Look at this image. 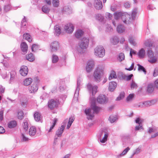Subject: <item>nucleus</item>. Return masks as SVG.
<instances>
[{"instance_id":"1","label":"nucleus","mask_w":158,"mask_h":158,"mask_svg":"<svg viewBox=\"0 0 158 158\" xmlns=\"http://www.w3.org/2000/svg\"><path fill=\"white\" fill-rule=\"evenodd\" d=\"M101 108L96 106L95 102H92L91 104V108H86L85 112L87 116L88 119L92 120L94 116V114L99 113Z\"/></svg>"},{"instance_id":"2","label":"nucleus","mask_w":158,"mask_h":158,"mask_svg":"<svg viewBox=\"0 0 158 158\" xmlns=\"http://www.w3.org/2000/svg\"><path fill=\"white\" fill-rule=\"evenodd\" d=\"M104 75L103 70L98 68L94 73L93 76L94 81L97 82H99L101 81V78Z\"/></svg>"},{"instance_id":"3","label":"nucleus","mask_w":158,"mask_h":158,"mask_svg":"<svg viewBox=\"0 0 158 158\" xmlns=\"http://www.w3.org/2000/svg\"><path fill=\"white\" fill-rule=\"evenodd\" d=\"M105 50L102 46H97L94 49V54L99 57L102 58L105 55Z\"/></svg>"},{"instance_id":"4","label":"nucleus","mask_w":158,"mask_h":158,"mask_svg":"<svg viewBox=\"0 0 158 158\" xmlns=\"http://www.w3.org/2000/svg\"><path fill=\"white\" fill-rule=\"evenodd\" d=\"M59 104V102L57 100H54L51 99L50 100L48 103V106L49 108L51 110L57 108Z\"/></svg>"},{"instance_id":"5","label":"nucleus","mask_w":158,"mask_h":158,"mask_svg":"<svg viewBox=\"0 0 158 158\" xmlns=\"http://www.w3.org/2000/svg\"><path fill=\"white\" fill-rule=\"evenodd\" d=\"M147 53L148 57V61L151 63H155L157 61V59L154 56L153 51L151 50H148V51Z\"/></svg>"},{"instance_id":"6","label":"nucleus","mask_w":158,"mask_h":158,"mask_svg":"<svg viewBox=\"0 0 158 158\" xmlns=\"http://www.w3.org/2000/svg\"><path fill=\"white\" fill-rule=\"evenodd\" d=\"M89 40L86 37L82 38L79 46L82 49H86L88 46Z\"/></svg>"},{"instance_id":"7","label":"nucleus","mask_w":158,"mask_h":158,"mask_svg":"<svg viewBox=\"0 0 158 158\" xmlns=\"http://www.w3.org/2000/svg\"><path fill=\"white\" fill-rule=\"evenodd\" d=\"M50 45V49L52 52L57 51L59 47V44L57 41H53L52 42Z\"/></svg>"},{"instance_id":"8","label":"nucleus","mask_w":158,"mask_h":158,"mask_svg":"<svg viewBox=\"0 0 158 158\" xmlns=\"http://www.w3.org/2000/svg\"><path fill=\"white\" fill-rule=\"evenodd\" d=\"M87 89L90 92H91L93 96H94L97 92L98 87L95 85L92 86V85L89 83L87 85Z\"/></svg>"},{"instance_id":"9","label":"nucleus","mask_w":158,"mask_h":158,"mask_svg":"<svg viewBox=\"0 0 158 158\" xmlns=\"http://www.w3.org/2000/svg\"><path fill=\"white\" fill-rule=\"evenodd\" d=\"M74 27L73 24L69 23L66 25L64 27V29L67 33H71L74 29Z\"/></svg>"},{"instance_id":"10","label":"nucleus","mask_w":158,"mask_h":158,"mask_svg":"<svg viewBox=\"0 0 158 158\" xmlns=\"http://www.w3.org/2000/svg\"><path fill=\"white\" fill-rule=\"evenodd\" d=\"M94 65V61L90 60L88 61L86 66V71L88 73L90 72L93 69Z\"/></svg>"},{"instance_id":"11","label":"nucleus","mask_w":158,"mask_h":158,"mask_svg":"<svg viewBox=\"0 0 158 158\" xmlns=\"http://www.w3.org/2000/svg\"><path fill=\"white\" fill-rule=\"evenodd\" d=\"M106 96L104 95H100L98 97L97 101L98 102L101 104H104L107 102Z\"/></svg>"},{"instance_id":"12","label":"nucleus","mask_w":158,"mask_h":158,"mask_svg":"<svg viewBox=\"0 0 158 158\" xmlns=\"http://www.w3.org/2000/svg\"><path fill=\"white\" fill-rule=\"evenodd\" d=\"M121 19L124 23L127 24L129 23L130 16L127 14L124 13L121 17Z\"/></svg>"},{"instance_id":"13","label":"nucleus","mask_w":158,"mask_h":158,"mask_svg":"<svg viewBox=\"0 0 158 158\" xmlns=\"http://www.w3.org/2000/svg\"><path fill=\"white\" fill-rule=\"evenodd\" d=\"M38 87L37 84H33L28 87V90L30 93H35L38 89Z\"/></svg>"},{"instance_id":"14","label":"nucleus","mask_w":158,"mask_h":158,"mask_svg":"<svg viewBox=\"0 0 158 158\" xmlns=\"http://www.w3.org/2000/svg\"><path fill=\"white\" fill-rule=\"evenodd\" d=\"M20 74L22 76H26L28 73V69L27 66H23L21 68L19 71Z\"/></svg>"},{"instance_id":"15","label":"nucleus","mask_w":158,"mask_h":158,"mask_svg":"<svg viewBox=\"0 0 158 158\" xmlns=\"http://www.w3.org/2000/svg\"><path fill=\"white\" fill-rule=\"evenodd\" d=\"M94 5L95 8L98 10L101 9L102 7V3L100 0H95Z\"/></svg>"},{"instance_id":"16","label":"nucleus","mask_w":158,"mask_h":158,"mask_svg":"<svg viewBox=\"0 0 158 158\" xmlns=\"http://www.w3.org/2000/svg\"><path fill=\"white\" fill-rule=\"evenodd\" d=\"M20 47L22 51L24 52V54L27 53L28 47L27 44L24 42H22L20 44Z\"/></svg>"},{"instance_id":"17","label":"nucleus","mask_w":158,"mask_h":158,"mask_svg":"<svg viewBox=\"0 0 158 158\" xmlns=\"http://www.w3.org/2000/svg\"><path fill=\"white\" fill-rule=\"evenodd\" d=\"M65 128L64 126L62 125L60 128H59L56 131V135L58 137L61 136Z\"/></svg>"},{"instance_id":"18","label":"nucleus","mask_w":158,"mask_h":158,"mask_svg":"<svg viewBox=\"0 0 158 158\" xmlns=\"http://www.w3.org/2000/svg\"><path fill=\"white\" fill-rule=\"evenodd\" d=\"M117 83L116 82L111 81L110 82L109 87V90L110 91H113L115 89L117 86Z\"/></svg>"},{"instance_id":"19","label":"nucleus","mask_w":158,"mask_h":158,"mask_svg":"<svg viewBox=\"0 0 158 158\" xmlns=\"http://www.w3.org/2000/svg\"><path fill=\"white\" fill-rule=\"evenodd\" d=\"M36 132V128L35 127L32 126L29 129V134L31 136L35 135Z\"/></svg>"},{"instance_id":"20","label":"nucleus","mask_w":158,"mask_h":158,"mask_svg":"<svg viewBox=\"0 0 158 158\" xmlns=\"http://www.w3.org/2000/svg\"><path fill=\"white\" fill-rule=\"evenodd\" d=\"M35 120L37 122L40 121L41 118L40 113L38 112H35L34 114Z\"/></svg>"},{"instance_id":"21","label":"nucleus","mask_w":158,"mask_h":158,"mask_svg":"<svg viewBox=\"0 0 158 158\" xmlns=\"http://www.w3.org/2000/svg\"><path fill=\"white\" fill-rule=\"evenodd\" d=\"M32 81V79L31 78H26L23 81L24 85L28 86L31 84Z\"/></svg>"},{"instance_id":"22","label":"nucleus","mask_w":158,"mask_h":158,"mask_svg":"<svg viewBox=\"0 0 158 158\" xmlns=\"http://www.w3.org/2000/svg\"><path fill=\"white\" fill-rule=\"evenodd\" d=\"M23 38L27 40L29 42H31L32 41L31 38L29 34L26 33L23 35Z\"/></svg>"},{"instance_id":"23","label":"nucleus","mask_w":158,"mask_h":158,"mask_svg":"<svg viewBox=\"0 0 158 158\" xmlns=\"http://www.w3.org/2000/svg\"><path fill=\"white\" fill-rule=\"evenodd\" d=\"M124 13L122 12H116L114 13V18L116 20L119 19L121 17H122Z\"/></svg>"},{"instance_id":"24","label":"nucleus","mask_w":158,"mask_h":158,"mask_svg":"<svg viewBox=\"0 0 158 158\" xmlns=\"http://www.w3.org/2000/svg\"><path fill=\"white\" fill-rule=\"evenodd\" d=\"M26 59L30 62H33L35 60V57L32 53H31L26 56Z\"/></svg>"},{"instance_id":"25","label":"nucleus","mask_w":158,"mask_h":158,"mask_svg":"<svg viewBox=\"0 0 158 158\" xmlns=\"http://www.w3.org/2000/svg\"><path fill=\"white\" fill-rule=\"evenodd\" d=\"M154 87L152 84H150L148 85L147 88V91L149 93H151L154 90Z\"/></svg>"},{"instance_id":"26","label":"nucleus","mask_w":158,"mask_h":158,"mask_svg":"<svg viewBox=\"0 0 158 158\" xmlns=\"http://www.w3.org/2000/svg\"><path fill=\"white\" fill-rule=\"evenodd\" d=\"M124 27L122 25H119L117 27V31L119 33H122L125 31Z\"/></svg>"},{"instance_id":"27","label":"nucleus","mask_w":158,"mask_h":158,"mask_svg":"<svg viewBox=\"0 0 158 158\" xmlns=\"http://www.w3.org/2000/svg\"><path fill=\"white\" fill-rule=\"evenodd\" d=\"M145 54V52L144 49L142 48L139 52L137 53L138 56L140 58H143L144 57Z\"/></svg>"},{"instance_id":"28","label":"nucleus","mask_w":158,"mask_h":158,"mask_svg":"<svg viewBox=\"0 0 158 158\" xmlns=\"http://www.w3.org/2000/svg\"><path fill=\"white\" fill-rule=\"evenodd\" d=\"M17 122L15 121H12L8 123V127L10 128L15 127L17 126Z\"/></svg>"},{"instance_id":"29","label":"nucleus","mask_w":158,"mask_h":158,"mask_svg":"<svg viewBox=\"0 0 158 158\" xmlns=\"http://www.w3.org/2000/svg\"><path fill=\"white\" fill-rule=\"evenodd\" d=\"M28 122L27 120H24L22 124V127L25 131H26L28 128Z\"/></svg>"},{"instance_id":"30","label":"nucleus","mask_w":158,"mask_h":158,"mask_svg":"<svg viewBox=\"0 0 158 158\" xmlns=\"http://www.w3.org/2000/svg\"><path fill=\"white\" fill-rule=\"evenodd\" d=\"M110 42L114 45L117 44L118 42V38L116 36L110 39Z\"/></svg>"},{"instance_id":"31","label":"nucleus","mask_w":158,"mask_h":158,"mask_svg":"<svg viewBox=\"0 0 158 158\" xmlns=\"http://www.w3.org/2000/svg\"><path fill=\"white\" fill-rule=\"evenodd\" d=\"M74 119L73 117H71L69 118L67 127V129H69L72 123L74 121Z\"/></svg>"},{"instance_id":"32","label":"nucleus","mask_w":158,"mask_h":158,"mask_svg":"<svg viewBox=\"0 0 158 158\" xmlns=\"http://www.w3.org/2000/svg\"><path fill=\"white\" fill-rule=\"evenodd\" d=\"M83 32L81 30H77L75 33V36L77 38L81 37L83 35Z\"/></svg>"},{"instance_id":"33","label":"nucleus","mask_w":158,"mask_h":158,"mask_svg":"<svg viewBox=\"0 0 158 158\" xmlns=\"http://www.w3.org/2000/svg\"><path fill=\"white\" fill-rule=\"evenodd\" d=\"M42 10L43 12L45 13L48 14L50 8L48 6L44 5L42 7Z\"/></svg>"},{"instance_id":"34","label":"nucleus","mask_w":158,"mask_h":158,"mask_svg":"<svg viewBox=\"0 0 158 158\" xmlns=\"http://www.w3.org/2000/svg\"><path fill=\"white\" fill-rule=\"evenodd\" d=\"M63 11L70 14L71 12V8L69 6H65L63 8Z\"/></svg>"},{"instance_id":"35","label":"nucleus","mask_w":158,"mask_h":158,"mask_svg":"<svg viewBox=\"0 0 158 158\" xmlns=\"http://www.w3.org/2000/svg\"><path fill=\"white\" fill-rule=\"evenodd\" d=\"M57 121V119L56 118H55L53 120V123H52V124L51 126L50 129L48 130V132H50L52 131V130L53 129V128L56 125Z\"/></svg>"},{"instance_id":"36","label":"nucleus","mask_w":158,"mask_h":158,"mask_svg":"<svg viewBox=\"0 0 158 158\" xmlns=\"http://www.w3.org/2000/svg\"><path fill=\"white\" fill-rule=\"evenodd\" d=\"M95 18L96 19L100 22L102 21L104 19L103 17L100 14L96 15L95 16Z\"/></svg>"},{"instance_id":"37","label":"nucleus","mask_w":158,"mask_h":158,"mask_svg":"<svg viewBox=\"0 0 158 158\" xmlns=\"http://www.w3.org/2000/svg\"><path fill=\"white\" fill-rule=\"evenodd\" d=\"M137 65L138 66V70L139 71H142L145 74H146V73H147L145 69L144 68L143 66L140 65L139 64H138Z\"/></svg>"},{"instance_id":"38","label":"nucleus","mask_w":158,"mask_h":158,"mask_svg":"<svg viewBox=\"0 0 158 158\" xmlns=\"http://www.w3.org/2000/svg\"><path fill=\"white\" fill-rule=\"evenodd\" d=\"M117 118L116 116H110L109 118V120L111 123H114L117 120Z\"/></svg>"},{"instance_id":"39","label":"nucleus","mask_w":158,"mask_h":158,"mask_svg":"<svg viewBox=\"0 0 158 158\" xmlns=\"http://www.w3.org/2000/svg\"><path fill=\"white\" fill-rule=\"evenodd\" d=\"M55 32L56 35H59L60 33L61 29L59 26L57 25L54 27Z\"/></svg>"},{"instance_id":"40","label":"nucleus","mask_w":158,"mask_h":158,"mask_svg":"<svg viewBox=\"0 0 158 158\" xmlns=\"http://www.w3.org/2000/svg\"><path fill=\"white\" fill-rule=\"evenodd\" d=\"M138 87V85L136 83H135L133 81H132L131 84V89H137Z\"/></svg>"},{"instance_id":"41","label":"nucleus","mask_w":158,"mask_h":158,"mask_svg":"<svg viewBox=\"0 0 158 158\" xmlns=\"http://www.w3.org/2000/svg\"><path fill=\"white\" fill-rule=\"evenodd\" d=\"M59 60L58 56L56 55L53 54L52 56V62L53 63H55L57 62Z\"/></svg>"},{"instance_id":"42","label":"nucleus","mask_w":158,"mask_h":158,"mask_svg":"<svg viewBox=\"0 0 158 158\" xmlns=\"http://www.w3.org/2000/svg\"><path fill=\"white\" fill-rule=\"evenodd\" d=\"M125 96L124 92H121L118 97L116 98V101H119L123 98Z\"/></svg>"},{"instance_id":"43","label":"nucleus","mask_w":158,"mask_h":158,"mask_svg":"<svg viewBox=\"0 0 158 158\" xmlns=\"http://www.w3.org/2000/svg\"><path fill=\"white\" fill-rule=\"evenodd\" d=\"M117 77L116 75L115 72L113 71L111 72L110 76L109 77L108 79L110 80L112 78H116Z\"/></svg>"},{"instance_id":"44","label":"nucleus","mask_w":158,"mask_h":158,"mask_svg":"<svg viewBox=\"0 0 158 158\" xmlns=\"http://www.w3.org/2000/svg\"><path fill=\"white\" fill-rule=\"evenodd\" d=\"M23 117V114L22 110L19 111L18 114V118L19 119H22Z\"/></svg>"},{"instance_id":"45","label":"nucleus","mask_w":158,"mask_h":158,"mask_svg":"<svg viewBox=\"0 0 158 158\" xmlns=\"http://www.w3.org/2000/svg\"><path fill=\"white\" fill-rule=\"evenodd\" d=\"M125 56L123 53H119L118 58V60L120 61H122L124 59Z\"/></svg>"},{"instance_id":"46","label":"nucleus","mask_w":158,"mask_h":158,"mask_svg":"<svg viewBox=\"0 0 158 158\" xmlns=\"http://www.w3.org/2000/svg\"><path fill=\"white\" fill-rule=\"evenodd\" d=\"M107 137L108 134L106 133L105 134L103 138L102 139L100 140V142L102 143H105L107 140Z\"/></svg>"},{"instance_id":"47","label":"nucleus","mask_w":158,"mask_h":158,"mask_svg":"<svg viewBox=\"0 0 158 158\" xmlns=\"http://www.w3.org/2000/svg\"><path fill=\"white\" fill-rule=\"evenodd\" d=\"M10 9L11 6L9 4L6 5L4 6V10L6 12H7L10 10Z\"/></svg>"},{"instance_id":"48","label":"nucleus","mask_w":158,"mask_h":158,"mask_svg":"<svg viewBox=\"0 0 158 158\" xmlns=\"http://www.w3.org/2000/svg\"><path fill=\"white\" fill-rule=\"evenodd\" d=\"M134 95L133 94H130L127 97L126 100L127 102H129L132 100L134 97Z\"/></svg>"},{"instance_id":"49","label":"nucleus","mask_w":158,"mask_h":158,"mask_svg":"<svg viewBox=\"0 0 158 158\" xmlns=\"http://www.w3.org/2000/svg\"><path fill=\"white\" fill-rule=\"evenodd\" d=\"M15 73L14 71H12L10 73V81H12L15 78Z\"/></svg>"},{"instance_id":"50","label":"nucleus","mask_w":158,"mask_h":158,"mask_svg":"<svg viewBox=\"0 0 158 158\" xmlns=\"http://www.w3.org/2000/svg\"><path fill=\"white\" fill-rule=\"evenodd\" d=\"M129 41L130 43L132 45L135 46L136 45V43L134 40L133 38L132 37H130L129 39Z\"/></svg>"},{"instance_id":"51","label":"nucleus","mask_w":158,"mask_h":158,"mask_svg":"<svg viewBox=\"0 0 158 158\" xmlns=\"http://www.w3.org/2000/svg\"><path fill=\"white\" fill-rule=\"evenodd\" d=\"M129 150L130 148L128 147H127L123 150L120 155L121 156H123L125 155Z\"/></svg>"},{"instance_id":"52","label":"nucleus","mask_w":158,"mask_h":158,"mask_svg":"<svg viewBox=\"0 0 158 158\" xmlns=\"http://www.w3.org/2000/svg\"><path fill=\"white\" fill-rule=\"evenodd\" d=\"M53 4L54 7H57L59 4V0H53Z\"/></svg>"},{"instance_id":"53","label":"nucleus","mask_w":158,"mask_h":158,"mask_svg":"<svg viewBox=\"0 0 158 158\" xmlns=\"http://www.w3.org/2000/svg\"><path fill=\"white\" fill-rule=\"evenodd\" d=\"M106 31L108 32L112 31L113 28L110 25L107 24L106 26Z\"/></svg>"},{"instance_id":"54","label":"nucleus","mask_w":158,"mask_h":158,"mask_svg":"<svg viewBox=\"0 0 158 158\" xmlns=\"http://www.w3.org/2000/svg\"><path fill=\"white\" fill-rule=\"evenodd\" d=\"M140 149L138 148H137L135 151L134 152L133 154L132 155V157L133 156L135 155L136 154H137L139 153L140 152Z\"/></svg>"},{"instance_id":"55","label":"nucleus","mask_w":158,"mask_h":158,"mask_svg":"<svg viewBox=\"0 0 158 158\" xmlns=\"http://www.w3.org/2000/svg\"><path fill=\"white\" fill-rule=\"evenodd\" d=\"M143 129V125L142 124H139L138 125L136 126L135 127V130L136 131Z\"/></svg>"},{"instance_id":"56","label":"nucleus","mask_w":158,"mask_h":158,"mask_svg":"<svg viewBox=\"0 0 158 158\" xmlns=\"http://www.w3.org/2000/svg\"><path fill=\"white\" fill-rule=\"evenodd\" d=\"M26 19L25 16H24V18L21 21L22 26H24L26 25Z\"/></svg>"},{"instance_id":"57","label":"nucleus","mask_w":158,"mask_h":158,"mask_svg":"<svg viewBox=\"0 0 158 158\" xmlns=\"http://www.w3.org/2000/svg\"><path fill=\"white\" fill-rule=\"evenodd\" d=\"M142 120L139 118H137L135 120V122L139 124H142Z\"/></svg>"},{"instance_id":"58","label":"nucleus","mask_w":158,"mask_h":158,"mask_svg":"<svg viewBox=\"0 0 158 158\" xmlns=\"http://www.w3.org/2000/svg\"><path fill=\"white\" fill-rule=\"evenodd\" d=\"M21 136L23 141H26L28 140L29 139L26 137L23 134H22Z\"/></svg>"},{"instance_id":"59","label":"nucleus","mask_w":158,"mask_h":158,"mask_svg":"<svg viewBox=\"0 0 158 158\" xmlns=\"http://www.w3.org/2000/svg\"><path fill=\"white\" fill-rule=\"evenodd\" d=\"M106 17L109 19H112V15L109 13H107L106 14Z\"/></svg>"},{"instance_id":"60","label":"nucleus","mask_w":158,"mask_h":158,"mask_svg":"<svg viewBox=\"0 0 158 158\" xmlns=\"http://www.w3.org/2000/svg\"><path fill=\"white\" fill-rule=\"evenodd\" d=\"M79 90V88H77L74 94V98H77V97L78 95Z\"/></svg>"},{"instance_id":"61","label":"nucleus","mask_w":158,"mask_h":158,"mask_svg":"<svg viewBox=\"0 0 158 158\" xmlns=\"http://www.w3.org/2000/svg\"><path fill=\"white\" fill-rule=\"evenodd\" d=\"M130 56L131 57H132V54H133L134 55H136V52L133 49H131L130 50Z\"/></svg>"},{"instance_id":"62","label":"nucleus","mask_w":158,"mask_h":158,"mask_svg":"<svg viewBox=\"0 0 158 158\" xmlns=\"http://www.w3.org/2000/svg\"><path fill=\"white\" fill-rule=\"evenodd\" d=\"M158 75V68H155L154 71L153 73V76L154 77H156Z\"/></svg>"},{"instance_id":"63","label":"nucleus","mask_w":158,"mask_h":158,"mask_svg":"<svg viewBox=\"0 0 158 158\" xmlns=\"http://www.w3.org/2000/svg\"><path fill=\"white\" fill-rule=\"evenodd\" d=\"M38 46L36 44H33L32 45L31 47V50L32 51L34 52V50L37 48Z\"/></svg>"},{"instance_id":"64","label":"nucleus","mask_w":158,"mask_h":158,"mask_svg":"<svg viewBox=\"0 0 158 158\" xmlns=\"http://www.w3.org/2000/svg\"><path fill=\"white\" fill-rule=\"evenodd\" d=\"M137 12V9L136 8L134 9L132 11V16L133 17H135Z\"/></svg>"}]
</instances>
